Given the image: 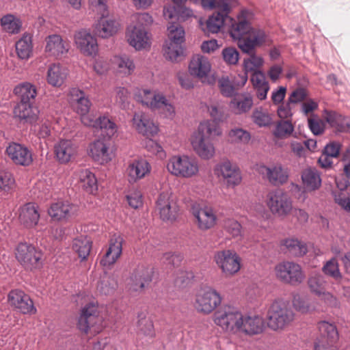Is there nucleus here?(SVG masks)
<instances>
[{
  "mask_svg": "<svg viewBox=\"0 0 350 350\" xmlns=\"http://www.w3.org/2000/svg\"><path fill=\"white\" fill-rule=\"evenodd\" d=\"M8 301L11 305L18 308L23 314H34L36 308L30 297L23 291L13 290L8 295Z\"/></svg>",
  "mask_w": 350,
  "mask_h": 350,
  "instance_id": "bb28decb",
  "label": "nucleus"
},
{
  "mask_svg": "<svg viewBox=\"0 0 350 350\" xmlns=\"http://www.w3.org/2000/svg\"><path fill=\"white\" fill-rule=\"evenodd\" d=\"M55 155L59 163H68L74 159L78 154V146L70 139H60L54 146Z\"/></svg>",
  "mask_w": 350,
  "mask_h": 350,
  "instance_id": "aec40b11",
  "label": "nucleus"
},
{
  "mask_svg": "<svg viewBox=\"0 0 350 350\" xmlns=\"http://www.w3.org/2000/svg\"><path fill=\"white\" fill-rule=\"evenodd\" d=\"M15 180L12 174L7 171L0 172V189L9 191L14 187Z\"/></svg>",
  "mask_w": 350,
  "mask_h": 350,
  "instance_id": "69168bd1",
  "label": "nucleus"
},
{
  "mask_svg": "<svg viewBox=\"0 0 350 350\" xmlns=\"http://www.w3.org/2000/svg\"><path fill=\"white\" fill-rule=\"evenodd\" d=\"M168 39L166 41L181 42L185 41V30L178 24L172 23L167 27Z\"/></svg>",
  "mask_w": 350,
  "mask_h": 350,
  "instance_id": "bf43d9fd",
  "label": "nucleus"
},
{
  "mask_svg": "<svg viewBox=\"0 0 350 350\" xmlns=\"http://www.w3.org/2000/svg\"><path fill=\"white\" fill-rule=\"evenodd\" d=\"M323 272L336 280H340L342 278V274L339 269V265L336 258H332L327 260L322 268Z\"/></svg>",
  "mask_w": 350,
  "mask_h": 350,
  "instance_id": "13d9d810",
  "label": "nucleus"
},
{
  "mask_svg": "<svg viewBox=\"0 0 350 350\" xmlns=\"http://www.w3.org/2000/svg\"><path fill=\"white\" fill-rule=\"evenodd\" d=\"M308 284L312 293L320 295L325 290L326 281L322 275L317 273L308 278Z\"/></svg>",
  "mask_w": 350,
  "mask_h": 350,
  "instance_id": "4d7b16f0",
  "label": "nucleus"
},
{
  "mask_svg": "<svg viewBox=\"0 0 350 350\" xmlns=\"http://www.w3.org/2000/svg\"><path fill=\"white\" fill-rule=\"evenodd\" d=\"M69 96L70 102L78 114L89 113L92 103L83 91L76 88H72L70 90Z\"/></svg>",
  "mask_w": 350,
  "mask_h": 350,
  "instance_id": "cd10ccee",
  "label": "nucleus"
},
{
  "mask_svg": "<svg viewBox=\"0 0 350 350\" xmlns=\"http://www.w3.org/2000/svg\"><path fill=\"white\" fill-rule=\"evenodd\" d=\"M294 131V127L288 120L280 121L276 125L274 135L278 137H284L290 135Z\"/></svg>",
  "mask_w": 350,
  "mask_h": 350,
  "instance_id": "0e129e2a",
  "label": "nucleus"
},
{
  "mask_svg": "<svg viewBox=\"0 0 350 350\" xmlns=\"http://www.w3.org/2000/svg\"><path fill=\"white\" fill-rule=\"evenodd\" d=\"M137 334L139 337L152 339L155 337V331L152 321L144 313L138 315Z\"/></svg>",
  "mask_w": 350,
  "mask_h": 350,
  "instance_id": "58836bf2",
  "label": "nucleus"
},
{
  "mask_svg": "<svg viewBox=\"0 0 350 350\" xmlns=\"http://www.w3.org/2000/svg\"><path fill=\"white\" fill-rule=\"evenodd\" d=\"M126 40L136 51L148 50L152 44L151 35L144 27L129 25L126 31Z\"/></svg>",
  "mask_w": 350,
  "mask_h": 350,
  "instance_id": "ddd939ff",
  "label": "nucleus"
},
{
  "mask_svg": "<svg viewBox=\"0 0 350 350\" xmlns=\"http://www.w3.org/2000/svg\"><path fill=\"white\" fill-rule=\"evenodd\" d=\"M292 304L293 308L302 314L311 313L318 310L317 304L315 301H309L299 295L293 297Z\"/></svg>",
  "mask_w": 350,
  "mask_h": 350,
  "instance_id": "49530a36",
  "label": "nucleus"
},
{
  "mask_svg": "<svg viewBox=\"0 0 350 350\" xmlns=\"http://www.w3.org/2000/svg\"><path fill=\"white\" fill-rule=\"evenodd\" d=\"M228 137L231 144H247L251 139V135L241 128H233L228 131Z\"/></svg>",
  "mask_w": 350,
  "mask_h": 350,
  "instance_id": "8fccbe9b",
  "label": "nucleus"
},
{
  "mask_svg": "<svg viewBox=\"0 0 350 350\" xmlns=\"http://www.w3.org/2000/svg\"><path fill=\"white\" fill-rule=\"evenodd\" d=\"M248 14L247 10H242L237 19L229 18L231 22L229 33L244 53H252L266 40L264 31L251 27L247 18Z\"/></svg>",
  "mask_w": 350,
  "mask_h": 350,
  "instance_id": "f257e3e1",
  "label": "nucleus"
},
{
  "mask_svg": "<svg viewBox=\"0 0 350 350\" xmlns=\"http://www.w3.org/2000/svg\"><path fill=\"white\" fill-rule=\"evenodd\" d=\"M16 52L18 57L22 60H27L31 57L33 53V44L31 36L24 34L15 44Z\"/></svg>",
  "mask_w": 350,
  "mask_h": 350,
  "instance_id": "ea45409f",
  "label": "nucleus"
},
{
  "mask_svg": "<svg viewBox=\"0 0 350 350\" xmlns=\"http://www.w3.org/2000/svg\"><path fill=\"white\" fill-rule=\"evenodd\" d=\"M222 298L220 293L214 288L205 286L196 293L193 307L200 314L208 315L221 305Z\"/></svg>",
  "mask_w": 350,
  "mask_h": 350,
  "instance_id": "0eeeda50",
  "label": "nucleus"
},
{
  "mask_svg": "<svg viewBox=\"0 0 350 350\" xmlns=\"http://www.w3.org/2000/svg\"><path fill=\"white\" fill-rule=\"evenodd\" d=\"M68 75V69L59 63L51 64L47 70L46 81L53 87H61Z\"/></svg>",
  "mask_w": 350,
  "mask_h": 350,
  "instance_id": "c756f323",
  "label": "nucleus"
},
{
  "mask_svg": "<svg viewBox=\"0 0 350 350\" xmlns=\"http://www.w3.org/2000/svg\"><path fill=\"white\" fill-rule=\"evenodd\" d=\"M81 187L88 193L94 194L98 190L97 180L95 175L88 169H81L76 172Z\"/></svg>",
  "mask_w": 350,
  "mask_h": 350,
  "instance_id": "c9c22d12",
  "label": "nucleus"
},
{
  "mask_svg": "<svg viewBox=\"0 0 350 350\" xmlns=\"http://www.w3.org/2000/svg\"><path fill=\"white\" fill-rule=\"evenodd\" d=\"M5 152L15 165L26 167L29 166L33 162L31 150L23 144L10 143L7 146Z\"/></svg>",
  "mask_w": 350,
  "mask_h": 350,
  "instance_id": "a211bd4d",
  "label": "nucleus"
},
{
  "mask_svg": "<svg viewBox=\"0 0 350 350\" xmlns=\"http://www.w3.org/2000/svg\"><path fill=\"white\" fill-rule=\"evenodd\" d=\"M152 269L150 267H138L133 273V280H140L143 281L144 284L149 282L152 280Z\"/></svg>",
  "mask_w": 350,
  "mask_h": 350,
  "instance_id": "338daca9",
  "label": "nucleus"
},
{
  "mask_svg": "<svg viewBox=\"0 0 350 350\" xmlns=\"http://www.w3.org/2000/svg\"><path fill=\"white\" fill-rule=\"evenodd\" d=\"M226 18L221 12L213 14L206 21V29L209 33H218L224 24Z\"/></svg>",
  "mask_w": 350,
  "mask_h": 350,
  "instance_id": "6e6d98bb",
  "label": "nucleus"
},
{
  "mask_svg": "<svg viewBox=\"0 0 350 350\" xmlns=\"http://www.w3.org/2000/svg\"><path fill=\"white\" fill-rule=\"evenodd\" d=\"M181 42L165 41L163 46L164 55L172 62L177 61L183 55V48Z\"/></svg>",
  "mask_w": 350,
  "mask_h": 350,
  "instance_id": "de8ad7c7",
  "label": "nucleus"
},
{
  "mask_svg": "<svg viewBox=\"0 0 350 350\" xmlns=\"http://www.w3.org/2000/svg\"><path fill=\"white\" fill-rule=\"evenodd\" d=\"M88 154L92 159L103 165L111 161L113 153L109 139H98L89 145Z\"/></svg>",
  "mask_w": 350,
  "mask_h": 350,
  "instance_id": "f3484780",
  "label": "nucleus"
},
{
  "mask_svg": "<svg viewBox=\"0 0 350 350\" xmlns=\"http://www.w3.org/2000/svg\"><path fill=\"white\" fill-rule=\"evenodd\" d=\"M224 61L228 65H236L239 59V53L233 47H227L222 51Z\"/></svg>",
  "mask_w": 350,
  "mask_h": 350,
  "instance_id": "774afa93",
  "label": "nucleus"
},
{
  "mask_svg": "<svg viewBox=\"0 0 350 350\" xmlns=\"http://www.w3.org/2000/svg\"><path fill=\"white\" fill-rule=\"evenodd\" d=\"M283 246L293 256L300 257L308 252V247L304 241L295 238L286 239L283 241Z\"/></svg>",
  "mask_w": 350,
  "mask_h": 350,
  "instance_id": "79ce46f5",
  "label": "nucleus"
},
{
  "mask_svg": "<svg viewBox=\"0 0 350 350\" xmlns=\"http://www.w3.org/2000/svg\"><path fill=\"white\" fill-rule=\"evenodd\" d=\"M241 336H252L260 334L264 328V321L259 315H247L243 314Z\"/></svg>",
  "mask_w": 350,
  "mask_h": 350,
  "instance_id": "2f4dec72",
  "label": "nucleus"
},
{
  "mask_svg": "<svg viewBox=\"0 0 350 350\" xmlns=\"http://www.w3.org/2000/svg\"><path fill=\"white\" fill-rule=\"evenodd\" d=\"M119 26L115 20L101 17L94 24L93 31L98 37L108 38L118 32Z\"/></svg>",
  "mask_w": 350,
  "mask_h": 350,
  "instance_id": "c85d7f7f",
  "label": "nucleus"
},
{
  "mask_svg": "<svg viewBox=\"0 0 350 350\" xmlns=\"http://www.w3.org/2000/svg\"><path fill=\"white\" fill-rule=\"evenodd\" d=\"M237 5L238 1L237 0H216L215 9L218 10V12H221L225 18H228V14L232 8Z\"/></svg>",
  "mask_w": 350,
  "mask_h": 350,
  "instance_id": "e2e57ef3",
  "label": "nucleus"
},
{
  "mask_svg": "<svg viewBox=\"0 0 350 350\" xmlns=\"http://www.w3.org/2000/svg\"><path fill=\"white\" fill-rule=\"evenodd\" d=\"M214 260L222 273L226 276L234 275L241 269V259L234 250L219 251L215 254Z\"/></svg>",
  "mask_w": 350,
  "mask_h": 350,
  "instance_id": "f8f14e48",
  "label": "nucleus"
},
{
  "mask_svg": "<svg viewBox=\"0 0 350 350\" xmlns=\"http://www.w3.org/2000/svg\"><path fill=\"white\" fill-rule=\"evenodd\" d=\"M253 122L259 127H267L272 124L271 114L267 109L262 107L256 108L252 114Z\"/></svg>",
  "mask_w": 350,
  "mask_h": 350,
  "instance_id": "a18cd8bd",
  "label": "nucleus"
},
{
  "mask_svg": "<svg viewBox=\"0 0 350 350\" xmlns=\"http://www.w3.org/2000/svg\"><path fill=\"white\" fill-rule=\"evenodd\" d=\"M151 167L149 163L144 159L135 160L128 167L127 172L129 181H136L144 178L150 174Z\"/></svg>",
  "mask_w": 350,
  "mask_h": 350,
  "instance_id": "f704fd0d",
  "label": "nucleus"
},
{
  "mask_svg": "<svg viewBox=\"0 0 350 350\" xmlns=\"http://www.w3.org/2000/svg\"><path fill=\"white\" fill-rule=\"evenodd\" d=\"M44 52L48 56L60 58L67 54L70 45L59 34H51L45 38Z\"/></svg>",
  "mask_w": 350,
  "mask_h": 350,
  "instance_id": "6ab92c4d",
  "label": "nucleus"
},
{
  "mask_svg": "<svg viewBox=\"0 0 350 350\" xmlns=\"http://www.w3.org/2000/svg\"><path fill=\"white\" fill-rule=\"evenodd\" d=\"M277 278L284 283L293 286L301 284L306 275L300 265L293 261H284L275 267Z\"/></svg>",
  "mask_w": 350,
  "mask_h": 350,
  "instance_id": "9d476101",
  "label": "nucleus"
},
{
  "mask_svg": "<svg viewBox=\"0 0 350 350\" xmlns=\"http://www.w3.org/2000/svg\"><path fill=\"white\" fill-rule=\"evenodd\" d=\"M255 51V49L254 50ZM250 55L248 58L244 59L243 60V68L246 72H258V69L260 68L264 64L263 58L257 55L253 51L251 53H247Z\"/></svg>",
  "mask_w": 350,
  "mask_h": 350,
  "instance_id": "603ef678",
  "label": "nucleus"
},
{
  "mask_svg": "<svg viewBox=\"0 0 350 350\" xmlns=\"http://www.w3.org/2000/svg\"><path fill=\"white\" fill-rule=\"evenodd\" d=\"M3 29L9 33H18L21 28V20L13 14H7L1 19Z\"/></svg>",
  "mask_w": 350,
  "mask_h": 350,
  "instance_id": "09e8293b",
  "label": "nucleus"
},
{
  "mask_svg": "<svg viewBox=\"0 0 350 350\" xmlns=\"http://www.w3.org/2000/svg\"><path fill=\"white\" fill-rule=\"evenodd\" d=\"M39 218L40 213L38 206L33 203H27L19 209V221L26 227L35 226L38 224Z\"/></svg>",
  "mask_w": 350,
  "mask_h": 350,
  "instance_id": "473e14b6",
  "label": "nucleus"
},
{
  "mask_svg": "<svg viewBox=\"0 0 350 350\" xmlns=\"http://www.w3.org/2000/svg\"><path fill=\"white\" fill-rule=\"evenodd\" d=\"M92 248V241L86 236H80L73 240L72 249L81 260L89 256Z\"/></svg>",
  "mask_w": 350,
  "mask_h": 350,
  "instance_id": "c03bdc74",
  "label": "nucleus"
},
{
  "mask_svg": "<svg viewBox=\"0 0 350 350\" xmlns=\"http://www.w3.org/2000/svg\"><path fill=\"white\" fill-rule=\"evenodd\" d=\"M167 169L175 176L189 178L198 174L199 164L194 158L187 155H175L169 159Z\"/></svg>",
  "mask_w": 350,
  "mask_h": 350,
  "instance_id": "6e6552de",
  "label": "nucleus"
},
{
  "mask_svg": "<svg viewBox=\"0 0 350 350\" xmlns=\"http://www.w3.org/2000/svg\"><path fill=\"white\" fill-rule=\"evenodd\" d=\"M14 92L20 97V103H33L37 95L36 86L29 82L16 85L14 89Z\"/></svg>",
  "mask_w": 350,
  "mask_h": 350,
  "instance_id": "a19ab883",
  "label": "nucleus"
},
{
  "mask_svg": "<svg viewBox=\"0 0 350 350\" xmlns=\"http://www.w3.org/2000/svg\"><path fill=\"white\" fill-rule=\"evenodd\" d=\"M79 329L85 334H98L103 325V317L100 314L98 302L93 299L85 305L78 321Z\"/></svg>",
  "mask_w": 350,
  "mask_h": 350,
  "instance_id": "423d86ee",
  "label": "nucleus"
},
{
  "mask_svg": "<svg viewBox=\"0 0 350 350\" xmlns=\"http://www.w3.org/2000/svg\"><path fill=\"white\" fill-rule=\"evenodd\" d=\"M213 171L217 178L224 181L227 187H234L241 183L242 176L239 167L228 159L218 163Z\"/></svg>",
  "mask_w": 350,
  "mask_h": 350,
  "instance_id": "9b49d317",
  "label": "nucleus"
},
{
  "mask_svg": "<svg viewBox=\"0 0 350 350\" xmlns=\"http://www.w3.org/2000/svg\"><path fill=\"white\" fill-rule=\"evenodd\" d=\"M157 208L163 221H172L176 217L178 208L171 200V194L168 191L160 193L157 201Z\"/></svg>",
  "mask_w": 350,
  "mask_h": 350,
  "instance_id": "5701e85b",
  "label": "nucleus"
},
{
  "mask_svg": "<svg viewBox=\"0 0 350 350\" xmlns=\"http://www.w3.org/2000/svg\"><path fill=\"white\" fill-rule=\"evenodd\" d=\"M266 318L271 329L282 331L294 321L295 313L288 300L277 298L268 306Z\"/></svg>",
  "mask_w": 350,
  "mask_h": 350,
  "instance_id": "7ed1b4c3",
  "label": "nucleus"
},
{
  "mask_svg": "<svg viewBox=\"0 0 350 350\" xmlns=\"http://www.w3.org/2000/svg\"><path fill=\"white\" fill-rule=\"evenodd\" d=\"M270 212L278 217H286L293 211V202L288 195L280 189L268 192L265 200Z\"/></svg>",
  "mask_w": 350,
  "mask_h": 350,
  "instance_id": "1a4fd4ad",
  "label": "nucleus"
},
{
  "mask_svg": "<svg viewBox=\"0 0 350 350\" xmlns=\"http://www.w3.org/2000/svg\"><path fill=\"white\" fill-rule=\"evenodd\" d=\"M224 230L233 238H237L242 236L241 225L234 219H227L224 223Z\"/></svg>",
  "mask_w": 350,
  "mask_h": 350,
  "instance_id": "680f3d73",
  "label": "nucleus"
},
{
  "mask_svg": "<svg viewBox=\"0 0 350 350\" xmlns=\"http://www.w3.org/2000/svg\"><path fill=\"white\" fill-rule=\"evenodd\" d=\"M251 82L257 98L260 100H265L270 88L265 74L261 71L254 72L251 76Z\"/></svg>",
  "mask_w": 350,
  "mask_h": 350,
  "instance_id": "4c0bfd02",
  "label": "nucleus"
},
{
  "mask_svg": "<svg viewBox=\"0 0 350 350\" xmlns=\"http://www.w3.org/2000/svg\"><path fill=\"white\" fill-rule=\"evenodd\" d=\"M318 329L320 332L319 338H325L331 341H337L338 333L336 325L327 321H323L318 323Z\"/></svg>",
  "mask_w": 350,
  "mask_h": 350,
  "instance_id": "3c124183",
  "label": "nucleus"
},
{
  "mask_svg": "<svg viewBox=\"0 0 350 350\" xmlns=\"http://www.w3.org/2000/svg\"><path fill=\"white\" fill-rule=\"evenodd\" d=\"M74 41L77 49L86 57H94L98 53V44L96 38L86 29L77 31L74 35Z\"/></svg>",
  "mask_w": 350,
  "mask_h": 350,
  "instance_id": "dca6fc26",
  "label": "nucleus"
},
{
  "mask_svg": "<svg viewBox=\"0 0 350 350\" xmlns=\"http://www.w3.org/2000/svg\"><path fill=\"white\" fill-rule=\"evenodd\" d=\"M257 170L262 178L274 186L284 185L288 180L289 170L281 163H275L269 166L260 165L258 167Z\"/></svg>",
  "mask_w": 350,
  "mask_h": 350,
  "instance_id": "2eb2a0df",
  "label": "nucleus"
},
{
  "mask_svg": "<svg viewBox=\"0 0 350 350\" xmlns=\"http://www.w3.org/2000/svg\"><path fill=\"white\" fill-rule=\"evenodd\" d=\"M14 113L21 121L32 124L38 119L39 109L32 103H19Z\"/></svg>",
  "mask_w": 350,
  "mask_h": 350,
  "instance_id": "7c9ffc66",
  "label": "nucleus"
},
{
  "mask_svg": "<svg viewBox=\"0 0 350 350\" xmlns=\"http://www.w3.org/2000/svg\"><path fill=\"white\" fill-rule=\"evenodd\" d=\"M243 318L242 312L230 305L218 308L212 317L214 323L230 337L241 336Z\"/></svg>",
  "mask_w": 350,
  "mask_h": 350,
  "instance_id": "39448f33",
  "label": "nucleus"
},
{
  "mask_svg": "<svg viewBox=\"0 0 350 350\" xmlns=\"http://www.w3.org/2000/svg\"><path fill=\"white\" fill-rule=\"evenodd\" d=\"M135 98L143 106L152 111H159L166 118L172 120L176 116L173 103L157 90L140 89L136 92Z\"/></svg>",
  "mask_w": 350,
  "mask_h": 350,
  "instance_id": "20e7f679",
  "label": "nucleus"
},
{
  "mask_svg": "<svg viewBox=\"0 0 350 350\" xmlns=\"http://www.w3.org/2000/svg\"><path fill=\"white\" fill-rule=\"evenodd\" d=\"M132 122L135 129L147 137H154L159 131L158 126L147 113L143 111L135 112Z\"/></svg>",
  "mask_w": 350,
  "mask_h": 350,
  "instance_id": "412c9836",
  "label": "nucleus"
},
{
  "mask_svg": "<svg viewBox=\"0 0 350 350\" xmlns=\"http://www.w3.org/2000/svg\"><path fill=\"white\" fill-rule=\"evenodd\" d=\"M218 87L221 94L226 97L232 96L236 92L233 82L231 83L228 77L224 76L219 79Z\"/></svg>",
  "mask_w": 350,
  "mask_h": 350,
  "instance_id": "052dcab7",
  "label": "nucleus"
},
{
  "mask_svg": "<svg viewBox=\"0 0 350 350\" xmlns=\"http://www.w3.org/2000/svg\"><path fill=\"white\" fill-rule=\"evenodd\" d=\"M96 129H99L105 133L107 139L111 137L117 132L116 124L106 116H102L97 118Z\"/></svg>",
  "mask_w": 350,
  "mask_h": 350,
  "instance_id": "864d4df0",
  "label": "nucleus"
},
{
  "mask_svg": "<svg viewBox=\"0 0 350 350\" xmlns=\"http://www.w3.org/2000/svg\"><path fill=\"white\" fill-rule=\"evenodd\" d=\"M122 237L118 234L111 236L109 247L100 260V265L103 267H109L113 265L120 257L122 252Z\"/></svg>",
  "mask_w": 350,
  "mask_h": 350,
  "instance_id": "a878e982",
  "label": "nucleus"
},
{
  "mask_svg": "<svg viewBox=\"0 0 350 350\" xmlns=\"http://www.w3.org/2000/svg\"><path fill=\"white\" fill-rule=\"evenodd\" d=\"M211 64L208 57L200 54L195 55L189 64V72L191 76L204 81L211 71Z\"/></svg>",
  "mask_w": 350,
  "mask_h": 350,
  "instance_id": "b1692460",
  "label": "nucleus"
},
{
  "mask_svg": "<svg viewBox=\"0 0 350 350\" xmlns=\"http://www.w3.org/2000/svg\"><path fill=\"white\" fill-rule=\"evenodd\" d=\"M301 178L304 188L308 191L317 190L321 185V174L315 167H309L304 169Z\"/></svg>",
  "mask_w": 350,
  "mask_h": 350,
  "instance_id": "72a5a7b5",
  "label": "nucleus"
},
{
  "mask_svg": "<svg viewBox=\"0 0 350 350\" xmlns=\"http://www.w3.org/2000/svg\"><path fill=\"white\" fill-rule=\"evenodd\" d=\"M221 134L222 129L216 122L211 120L200 122L190 137L194 152L203 160L213 158L215 155V147L210 138L221 136Z\"/></svg>",
  "mask_w": 350,
  "mask_h": 350,
  "instance_id": "f03ea898",
  "label": "nucleus"
},
{
  "mask_svg": "<svg viewBox=\"0 0 350 350\" xmlns=\"http://www.w3.org/2000/svg\"><path fill=\"white\" fill-rule=\"evenodd\" d=\"M252 105L253 99L250 96L234 98L230 103L231 111L237 115L248 112Z\"/></svg>",
  "mask_w": 350,
  "mask_h": 350,
  "instance_id": "37998d69",
  "label": "nucleus"
},
{
  "mask_svg": "<svg viewBox=\"0 0 350 350\" xmlns=\"http://www.w3.org/2000/svg\"><path fill=\"white\" fill-rule=\"evenodd\" d=\"M192 214L196 224L200 230L206 231L211 229L217 224V217L211 206L193 208Z\"/></svg>",
  "mask_w": 350,
  "mask_h": 350,
  "instance_id": "4be33fe9",
  "label": "nucleus"
},
{
  "mask_svg": "<svg viewBox=\"0 0 350 350\" xmlns=\"http://www.w3.org/2000/svg\"><path fill=\"white\" fill-rule=\"evenodd\" d=\"M79 211L78 206L68 201L53 203L48 210L50 217L55 221L68 219L75 215Z\"/></svg>",
  "mask_w": 350,
  "mask_h": 350,
  "instance_id": "393cba45",
  "label": "nucleus"
},
{
  "mask_svg": "<svg viewBox=\"0 0 350 350\" xmlns=\"http://www.w3.org/2000/svg\"><path fill=\"white\" fill-rule=\"evenodd\" d=\"M113 68L121 77H128L135 69L133 60L126 55L115 56L112 61Z\"/></svg>",
  "mask_w": 350,
  "mask_h": 350,
  "instance_id": "e433bc0d",
  "label": "nucleus"
},
{
  "mask_svg": "<svg viewBox=\"0 0 350 350\" xmlns=\"http://www.w3.org/2000/svg\"><path fill=\"white\" fill-rule=\"evenodd\" d=\"M16 258L27 269L39 267L42 264V253L34 246L27 243H20L16 249Z\"/></svg>",
  "mask_w": 350,
  "mask_h": 350,
  "instance_id": "4468645a",
  "label": "nucleus"
},
{
  "mask_svg": "<svg viewBox=\"0 0 350 350\" xmlns=\"http://www.w3.org/2000/svg\"><path fill=\"white\" fill-rule=\"evenodd\" d=\"M326 119L332 126L336 127L339 131H350V118L336 116L335 114H329Z\"/></svg>",
  "mask_w": 350,
  "mask_h": 350,
  "instance_id": "5fc2aeb1",
  "label": "nucleus"
}]
</instances>
